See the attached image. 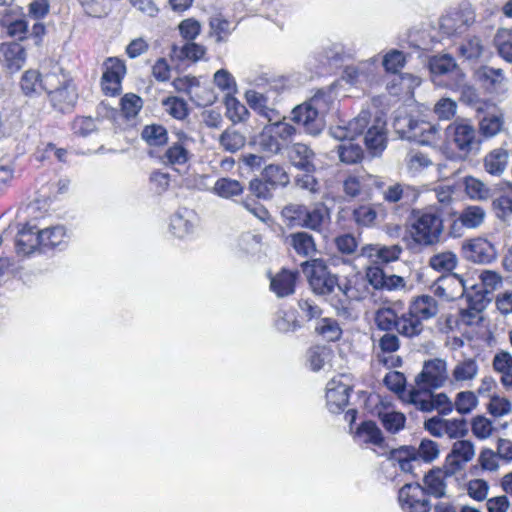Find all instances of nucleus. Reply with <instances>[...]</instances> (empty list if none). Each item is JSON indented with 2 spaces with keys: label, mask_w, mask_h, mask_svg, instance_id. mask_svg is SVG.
I'll return each instance as SVG.
<instances>
[{
  "label": "nucleus",
  "mask_w": 512,
  "mask_h": 512,
  "mask_svg": "<svg viewBox=\"0 0 512 512\" xmlns=\"http://www.w3.org/2000/svg\"><path fill=\"white\" fill-rule=\"evenodd\" d=\"M301 268L312 291L316 295L329 297V302L337 315L348 317L351 302L360 298L358 291L351 286V282L347 280L340 283L338 275L331 273L322 259L305 261L301 264Z\"/></svg>",
  "instance_id": "obj_1"
},
{
  "label": "nucleus",
  "mask_w": 512,
  "mask_h": 512,
  "mask_svg": "<svg viewBox=\"0 0 512 512\" xmlns=\"http://www.w3.org/2000/svg\"><path fill=\"white\" fill-rule=\"evenodd\" d=\"M333 104L332 92L319 89L312 97L291 110L289 120L294 123L299 132L318 136L325 127V116Z\"/></svg>",
  "instance_id": "obj_2"
},
{
  "label": "nucleus",
  "mask_w": 512,
  "mask_h": 512,
  "mask_svg": "<svg viewBox=\"0 0 512 512\" xmlns=\"http://www.w3.org/2000/svg\"><path fill=\"white\" fill-rule=\"evenodd\" d=\"M411 221V236L416 243L432 246L439 242L444 226L437 209L413 210Z\"/></svg>",
  "instance_id": "obj_3"
},
{
  "label": "nucleus",
  "mask_w": 512,
  "mask_h": 512,
  "mask_svg": "<svg viewBox=\"0 0 512 512\" xmlns=\"http://www.w3.org/2000/svg\"><path fill=\"white\" fill-rule=\"evenodd\" d=\"M281 217L289 228L300 227L320 232L328 217V210L324 205L309 209L303 204L290 203L282 208Z\"/></svg>",
  "instance_id": "obj_4"
},
{
  "label": "nucleus",
  "mask_w": 512,
  "mask_h": 512,
  "mask_svg": "<svg viewBox=\"0 0 512 512\" xmlns=\"http://www.w3.org/2000/svg\"><path fill=\"white\" fill-rule=\"evenodd\" d=\"M448 145L454 147L463 156L476 154L481 147L478 131L470 120L458 118L445 129Z\"/></svg>",
  "instance_id": "obj_5"
},
{
  "label": "nucleus",
  "mask_w": 512,
  "mask_h": 512,
  "mask_svg": "<svg viewBox=\"0 0 512 512\" xmlns=\"http://www.w3.org/2000/svg\"><path fill=\"white\" fill-rule=\"evenodd\" d=\"M438 313V302L430 295H421L411 302L409 309L404 313L403 331L406 337L412 338L422 333L423 321L435 317Z\"/></svg>",
  "instance_id": "obj_6"
},
{
  "label": "nucleus",
  "mask_w": 512,
  "mask_h": 512,
  "mask_svg": "<svg viewBox=\"0 0 512 512\" xmlns=\"http://www.w3.org/2000/svg\"><path fill=\"white\" fill-rule=\"evenodd\" d=\"M448 379L447 363L440 358L425 361L422 371L415 377V383L425 391L442 387Z\"/></svg>",
  "instance_id": "obj_7"
},
{
  "label": "nucleus",
  "mask_w": 512,
  "mask_h": 512,
  "mask_svg": "<svg viewBox=\"0 0 512 512\" xmlns=\"http://www.w3.org/2000/svg\"><path fill=\"white\" fill-rule=\"evenodd\" d=\"M398 500L404 512H430L432 505L422 485L407 483L398 492Z\"/></svg>",
  "instance_id": "obj_8"
},
{
  "label": "nucleus",
  "mask_w": 512,
  "mask_h": 512,
  "mask_svg": "<svg viewBox=\"0 0 512 512\" xmlns=\"http://www.w3.org/2000/svg\"><path fill=\"white\" fill-rule=\"evenodd\" d=\"M462 253L466 260L476 264H490L497 258V250L485 238H473L462 245Z\"/></svg>",
  "instance_id": "obj_9"
},
{
  "label": "nucleus",
  "mask_w": 512,
  "mask_h": 512,
  "mask_svg": "<svg viewBox=\"0 0 512 512\" xmlns=\"http://www.w3.org/2000/svg\"><path fill=\"white\" fill-rule=\"evenodd\" d=\"M386 122L377 117L365 132L364 143L368 153L372 157H379L387 147Z\"/></svg>",
  "instance_id": "obj_10"
},
{
  "label": "nucleus",
  "mask_w": 512,
  "mask_h": 512,
  "mask_svg": "<svg viewBox=\"0 0 512 512\" xmlns=\"http://www.w3.org/2000/svg\"><path fill=\"white\" fill-rule=\"evenodd\" d=\"M289 163L300 172H316V154L307 144L297 142L287 146Z\"/></svg>",
  "instance_id": "obj_11"
},
{
  "label": "nucleus",
  "mask_w": 512,
  "mask_h": 512,
  "mask_svg": "<svg viewBox=\"0 0 512 512\" xmlns=\"http://www.w3.org/2000/svg\"><path fill=\"white\" fill-rule=\"evenodd\" d=\"M450 278L459 282L462 287V296L472 310L483 311L486 308L490 299L487 298L489 291L483 287V284L468 285V281L458 274H452Z\"/></svg>",
  "instance_id": "obj_12"
},
{
  "label": "nucleus",
  "mask_w": 512,
  "mask_h": 512,
  "mask_svg": "<svg viewBox=\"0 0 512 512\" xmlns=\"http://www.w3.org/2000/svg\"><path fill=\"white\" fill-rule=\"evenodd\" d=\"M106 69L102 75V88L112 95L117 94L121 88V80L126 74V66L117 58H109L105 63Z\"/></svg>",
  "instance_id": "obj_13"
},
{
  "label": "nucleus",
  "mask_w": 512,
  "mask_h": 512,
  "mask_svg": "<svg viewBox=\"0 0 512 512\" xmlns=\"http://www.w3.org/2000/svg\"><path fill=\"white\" fill-rule=\"evenodd\" d=\"M47 93L53 108L62 113L71 111L78 99L76 89L70 82L56 89L49 87Z\"/></svg>",
  "instance_id": "obj_14"
},
{
  "label": "nucleus",
  "mask_w": 512,
  "mask_h": 512,
  "mask_svg": "<svg viewBox=\"0 0 512 512\" xmlns=\"http://www.w3.org/2000/svg\"><path fill=\"white\" fill-rule=\"evenodd\" d=\"M351 387L335 379L330 380L326 387L327 407L332 413L341 412L349 402Z\"/></svg>",
  "instance_id": "obj_15"
},
{
  "label": "nucleus",
  "mask_w": 512,
  "mask_h": 512,
  "mask_svg": "<svg viewBox=\"0 0 512 512\" xmlns=\"http://www.w3.org/2000/svg\"><path fill=\"white\" fill-rule=\"evenodd\" d=\"M477 113L483 115L479 120V132L482 136L491 138L502 131L504 127V114L494 103L493 108L489 107Z\"/></svg>",
  "instance_id": "obj_16"
},
{
  "label": "nucleus",
  "mask_w": 512,
  "mask_h": 512,
  "mask_svg": "<svg viewBox=\"0 0 512 512\" xmlns=\"http://www.w3.org/2000/svg\"><path fill=\"white\" fill-rule=\"evenodd\" d=\"M38 247L42 248L40 241L39 230L36 226L26 224L18 232L16 239L17 253L29 255L33 253Z\"/></svg>",
  "instance_id": "obj_17"
},
{
  "label": "nucleus",
  "mask_w": 512,
  "mask_h": 512,
  "mask_svg": "<svg viewBox=\"0 0 512 512\" xmlns=\"http://www.w3.org/2000/svg\"><path fill=\"white\" fill-rule=\"evenodd\" d=\"M298 272L282 269L275 276L270 278V289L277 297L283 298L295 292V283Z\"/></svg>",
  "instance_id": "obj_18"
},
{
  "label": "nucleus",
  "mask_w": 512,
  "mask_h": 512,
  "mask_svg": "<svg viewBox=\"0 0 512 512\" xmlns=\"http://www.w3.org/2000/svg\"><path fill=\"white\" fill-rule=\"evenodd\" d=\"M5 67L9 73L18 72L26 60V52L23 46L16 42L3 43L1 45Z\"/></svg>",
  "instance_id": "obj_19"
},
{
  "label": "nucleus",
  "mask_w": 512,
  "mask_h": 512,
  "mask_svg": "<svg viewBox=\"0 0 512 512\" xmlns=\"http://www.w3.org/2000/svg\"><path fill=\"white\" fill-rule=\"evenodd\" d=\"M54 79V75L41 77L39 72L28 70L22 75L20 85L23 93L29 96L38 93L40 90L47 91Z\"/></svg>",
  "instance_id": "obj_20"
},
{
  "label": "nucleus",
  "mask_w": 512,
  "mask_h": 512,
  "mask_svg": "<svg viewBox=\"0 0 512 512\" xmlns=\"http://www.w3.org/2000/svg\"><path fill=\"white\" fill-rule=\"evenodd\" d=\"M446 477L439 468H432L424 475L422 489L428 496L443 498L446 496Z\"/></svg>",
  "instance_id": "obj_21"
},
{
  "label": "nucleus",
  "mask_w": 512,
  "mask_h": 512,
  "mask_svg": "<svg viewBox=\"0 0 512 512\" xmlns=\"http://www.w3.org/2000/svg\"><path fill=\"white\" fill-rule=\"evenodd\" d=\"M404 313L398 317L392 308H381L377 310L375 314V323L377 327L386 332L396 330L399 334L406 337V333L403 331Z\"/></svg>",
  "instance_id": "obj_22"
},
{
  "label": "nucleus",
  "mask_w": 512,
  "mask_h": 512,
  "mask_svg": "<svg viewBox=\"0 0 512 512\" xmlns=\"http://www.w3.org/2000/svg\"><path fill=\"white\" fill-rule=\"evenodd\" d=\"M412 130L409 141H414L421 145H430L434 143L439 136L438 126L424 120H416Z\"/></svg>",
  "instance_id": "obj_23"
},
{
  "label": "nucleus",
  "mask_w": 512,
  "mask_h": 512,
  "mask_svg": "<svg viewBox=\"0 0 512 512\" xmlns=\"http://www.w3.org/2000/svg\"><path fill=\"white\" fill-rule=\"evenodd\" d=\"M470 20L462 12L456 11L442 16L440 30L447 36L463 33L469 26Z\"/></svg>",
  "instance_id": "obj_24"
},
{
  "label": "nucleus",
  "mask_w": 512,
  "mask_h": 512,
  "mask_svg": "<svg viewBox=\"0 0 512 512\" xmlns=\"http://www.w3.org/2000/svg\"><path fill=\"white\" fill-rule=\"evenodd\" d=\"M458 90L460 94V101L472 107L476 112H481L483 109L493 108V103L489 101H483L480 98L478 90L467 83L458 84Z\"/></svg>",
  "instance_id": "obj_25"
},
{
  "label": "nucleus",
  "mask_w": 512,
  "mask_h": 512,
  "mask_svg": "<svg viewBox=\"0 0 512 512\" xmlns=\"http://www.w3.org/2000/svg\"><path fill=\"white\" fill-rule=\"evenodd\" d=\"M509 153L504 148L490 151L484 158L485 170L494 176H500L508 165Z\"/></svg>",
  "instance_id": "obj_26"
},
{
  "label": "nucleus",
  "mask_w": 512,
  "mask_h": 512,
  "mask_svg": "<svg viewBox=\"0 0 512 512\" xmlns=\"http://www.w3.org/2000/svg\"><path fill=\"white\" fill-rule=\"evenodd\" d=\"M383 197L385 201L390 203L403 200L404 203L408 204L417 199L418 191L412 186L396 183L384 191Z\"/></svg>",
  "instance_id": "obj_27"
},
{
  "label": "nucleus",
  "mask_w": 512,
  "mask_h": 512,
  "mask_svg": "<svg viewBox=\"0 0 512 512\" xmlns=\"http://www.w3.org/2000/svg\"><path fill=\"white\" fill-rule=\"evenodd\" d=\"M428 67L433 75L440 76L455 71L458 76L464 78V74L458 68L455 59L449 54L433 56L429 60Z\"/></svg>",
  "instance_id": "obj_28"
},
{
  "label": "nucleus",
  "mask_w": 512,
  "mask_h": 512,
  "mask_svg": "<svg viewBox=\"0 0 512 512\" xmlns=\"http://www.w3.org/2000/svg\"><path fill=\"white\" fill-rule=\"evenodd\" d=\"M290 246L298 255L310 257L316 252V244L311 234L301 231L292 233L288 237Z\"/></svg>",
  "instance_id": "obj_29"
},
{
  "label": "nucleus",
  "mask_w": 512,
  "mask_h": 512,
  "mask_svg": "<svg viewBox=\"0 0 512 512\" xmlns=\"http://www.w3.org/2000/svg\"><path fill=\"white\" fill-rule=\"evenodd\" d=\"M254 143L262 152L270 155L279 154L285 148L276 135H274L269 125L263 128L261 133L255 138Z\"/></svg>",
  "instance_id": "obj_30"
},
{
  "label": "nucleus",
  "mask_w": 512,
  "mask_h": 512,
  "mask_svg": "<svg viewBox=\"0 0 512 512\" xmlns=\"http://www.w3.org/2000/svg\"><path fill=\"white\" fill-rule=\"evenodd\" d=\"M402 248L399 245L380 246L367 245L362 248V255L376 256L381 262L389 263L399 258Z\"/></svg>",
  "instance_id": "obj_31"
},
{
  "label": "nucleus",
  "mask_w": 512,
  "mask_h": 512,
  "mask_svg": "<svg viewBox=\"0 0 512 512\" xmlns=\"http://www.w3.org/2000/svg\"><path fill=\"white\" fill-rule=\"evenodd\" d=\"M141 138L149 146H163L168 142V132L166 128L160 124L146 125L141 131Z\"/></svg>",
  "instance_id": "obj_32"
},
{
  "label": "nucleus",
  "mask_w": 512,
  "mask_h": 512,
  "mask_svg": "<svg viewBox=\"0 0 512 512\" xmlns=\"http://www.w3.org/2000/svg\"><path fill=\"white\" fill-rule=\"evenodd\" d=\"M338 155L341 162L352 165L362 161L364 150L359 144L349 140L338 146Z\"/></svg>",
  "instance_id": "obj_33"
},
{
  "label": "nucleus",
  "mask_w": 512,
  "mask_h": 512,
  "mask_svg": "<svg viewBox=\"0 0 512 512\" xmlns=\"http://www.w3.org/2000/svg\"><path fill=\"white\" fill-rule=\"evenodd\" d=\"M191 156L192 154L187 147L173 143L161 156V161L171 166L184 165L190 160Z\"/></svg>",
  "instance_id": "obj_34"
},
{
  "label": "nucleus",
  "mask_w": 512,
  "mask_h": 512,
  "mask_svg": "<svg viewBox=\"0 0 512 512\" xmlns=\"http://www.w3.org/2000/svg\"><path fill=\"white\" fill-rule=\"evenodd\" d=\"M219 143L225 151L235 153L244 147L246 138L242 133L234 129H226L220 135Z\"/></svg>",
  "instance_id": "obj_35"
},
{
  "label": "nucleus",
  "mask_w": 512,
  "mask_h": 512,
  "mask_svg": "<svg viewBox=\"0 0 512 512\" xmlns=\"http://www.w3.org/2000/svg\"><path fill=\"white\" fill-rule=\"evenodd\" d=\"M269 127L272 129L274 135L280 140L281 144L287 149L288 142L299 133L298 128L291 121H286V117L282 120L270 123Z\"/></svg>",
  "instance_id": "obj_36"
},
{
  "label": "nucleus",
  "mask_w": 512,
  "mask_h": 512,
  "mask_svg": "<svg viewBox=\"0 0 512 512\" xmlns=\"http://www.w3.org/2000/svg\"><path fill=\"white\" fill-rule=\"evenodd\" d=\"M65 228L63 226H55L39 230L42 249L56 248L64 242Z\"/></svg>",
  "instance_id": "obj_37"
},
{
  "label": "nucleus",
  "mask_w": 512,
  "mask_h": 512,
  "mask_svg": "<svg viewBox=\"0 0 512 512\" xmlns=\"http://www.w3.org/2000/svg\"><path fill=\"white\" fill-rule=\"evenodd\" d=\"M485 211L480 206H468L460 214L458 221L466 228H477L485 219Z\"/></svg>",
  "instance_id": "obj_38"
},
{
  "label": "nucleus",
  "mask_w": 512,
  "mask_h": 512,
  "mask_svg": "<svg viewBox=\"0 0 512 512\" xmlns=\"http://www.w3.org/2000/svg\"><path fill=\"white\" fill-rule=\"evenodd\" d=\"M498 454L489 448H483L478 457V463L480 468L475 465L470 469V473L473 475H478L479 470H485L490 472H495L499 468L498 464Z\"/></svg>",
  "instance_id": "obj_39"
},
{
  "label": "nucleus",
  "mask_w": 512,
  "mask_h": 512,
  "mask_svg": "<svg viewBox=\"0 0 512 512\" xmlns=\"http://www.w3.org/2000/svg\"><path fill=\"white\" fill-rule=\"evenodd\" d=\"M243 185L234 179L220 178L216 181L213 191L222 198H231L243 192Z\"/></svg>",
  "instance_id": "obj_40"
},
{
  "label": "nucleus",
  "mask_w": 512,
  "mask_h": 512,
  "mask_svg": "<svg viewBox=\"0 0 512 512\" xmlns=\"http://www.w3.org/2000/svg\"><path fill=\"white\" fill-rule=\"evenodd\" d=\"M162 106L169 115L178 120H183L189 114L186 101L176 96H170L163 99Z\"/></svg>",
  "instance_id": "obj_41"
},
{
  "label": "nucleus",
  "mask_w": 512,
  "mask_h": 512,
  "mask_svg": "<svg viewBox=\"0 0 512 512\" xmlns=\"http://www.w3.org/2000/svg\"><path fill=\"white\" fill-rule=\"evenodd\" d=\"M462 57L467 60H477L483 54L484 46L477 36L467 38L458 48Z\"/></svg>",
  "instance_id": "obj_42"
},
{
  "label": "nucleus",
  "mask_w": 512,
  "mask_h": 512,
  "mask_svg": "<svg viewBox=\"0 0 512 512\" xmlns=\"http://www.w3.org/2000/svg\"><path fill=\"white\" fill-rule=\"evenodd\" d=\"M226 116L234 123L242 122L248 116L246 107L232 94L225 96Z\"/></svg>",
  "instance_id": "obj_43"
},
{
  "label": "nucleus",
  "mask_w": 512,
  "mask_h": 512,
  "mask_svg": "<svg viewBox=\"0 0 512 512\" xmlns=\"http://www.w3.org/2000/svg\"><path fill=\"white\" fill-rule=\"evenodd\" d=\"M262 176L269 183L273 184V187L287 186L290 182L289 175L280 165L270 164L263 170Z\"/></svg>",
  "instance_id": "obj_44"
},
{
  "label": "nucleus",
  "mask_w": 512,
  "mask_h": 512,
  "mask_svg": "<svg viewBox=\"0 0 512 512\" xmlns=\"http://www.w3.org/2000/svg\"><path fill=\"white\" fill-rule=\"evenodd\" d=\"M429 265L439 272H451L457 265V257L452 252H442L433 255L429 260Z\"/></svg>",
  "instance_id": "obj_45"
},
{
  "label": "nucleus",
  "mask_w": 512,
  "mask_h": 512,
  "mask_svg": "<svg viewBox=\"0 0 512 512\" xmlns=\"http://www.w3.org/2000/svg\"><path fill=\"white\" fill-rule=\"evenodd\" d=\"M294 185L296 188L307 191L310 194H316L320 191V183L315 177V172H298L294 176Z\"/></svg>",
  "instance_id": "obj_46"
},
{
  "label": "nucleus",
  "mask_w": 512,
  "mask_h": 512,
  "mask_svg": "<svg viewBox=\"0 0 512 512\" xmlns=\"http://www.w3.org/2000/svg\"><path fill=\"white\" fill-rule=\"evenodd\" d=\"M172 51L180 60L188 59L197 61L204 56L206 50L203 46L197 43L189 42L180 48L174 45Z\"/></svg>",
  "instance_id": "obj_47"
},
{
  "label": "nucleus",
  "mask_w": 512,
  "mask_h": 512,
  "mask_svg": "<svg viewBox=\"0 0 512 512\" xmlns=\"http://www.w3.org/2000/svg\"><path fill=\"white\" fill-rule=\"evenodd\" d=\"M478 369L475 360L466 359L455 366L452 375L456 381L472 380L476 377Z\"/></svg>",
  "instance_id": "obj_48"
},
{
  "label": "nucleus",
  "mask_w": 512,
  "mask_h": 512,
  "mask_svg": "<svg viewBox=\"0 0 512 512\" xmlns=\"http://www.w3.org/2000/svg\"><path fill=\"white\" fill-rule=\"evenodd\" d=\"M478 399L472 391H462L456 395L455 402L453 403L454 409L462 415L469 414L476 408Z\"/></svg>",
  "instance_id": "obj_49"
},
{
  "label": "nucleus",
  "mask_w": 512,
  "mask_h": 512,
  "mask_svg": "<svg viewBox=\"0 0 512 512\" xmlns=\"http://www.w3.org/2000/svg\"><path fill=\"white\" fill-rule=\"evenodd\" d=\"M318 334L322 335L327 341H336L341 337L342 330L335 320L323 318L315 327Z\"/></svg>",
  "instance_id": "obj_50"
},
{
  "label": "nucleus",
  "mask_w": 512,
  "mask_h": 512,
  "mask_svg": "<svg viewBox=\"0 0 512 512\" xmlns=\"http://www.w3.org/2000/svg\"><path fill=\"white\" fill-rule=\"evenodd\" d=\"M415 457L426 463L433 462L440 453L438 444L431 439H423L418 448H415Z\"/></svg>",
  "instance_id": "obj_51"
},
{
  "label": "nucleus",
  "mask_w": 512,
  "mask_h": 512,
  "mask_svg": "<svg viewBox=\"0 0 512 512\" xmlns=\"http://www.w3.org/2000/svg\"><path fill=\"white\" fill-rule=\"evenodd\" d=\"M471 430L476 438L484 440L492 435L494 427L490 419L483 415H477L471 421Z\"/></svg>",
  "instance_id": "obj_52"
},
{
  "label": "nucleus",
  "mask_w": 512,
  "mask_h": 512,
  "mask_svg": "<svg viewBox=\"0 0 512 512\" xmlns=\"http://www.w3.org/2000/svg\"><path fill=\"white\" fill-rule=\"evenodd\" d=\"M415 453V447L411 446H403L393 452V456L398 461L399 467L403 472H412V461L418 460L415 457Z\"/></svg>",
  "instance_id": "obj_53"
},
{
  "label": "nucleus",
  "mask_w": 512,
  "mask_h": 512,
  "mask_svg": "<svg viewBox=\"0 0 512 512\" xmlns=\"http://www.w3.org/2000/svg\"><path fill=\"white\" fill-rule=\"evenodd\" d=\"M353 220L357 225L363 227L373 226L377 219L376 210L368 205H361L353 210Z\"/></svg>",
  "instance_id": "obj_54"
},
{
  "label": "nucleus",
  "mask_w": 512,
  "mask_h": 512,
  "mask_svg": "<svg viewBox=\"0 0 512 512\" xmlns=\"http://www.w3.org/2000/svg\"><path fill=\"white\" fill-rule=\"evenodd\" d=\"M450 454L465 464L474 458L475 446L470 440H458L453 444Z\"/></svg>",
  "instance_id": "obj_55"
},
{
  "label": "nucleus",
  "mask_w": 512,
  "mask_h": 512,
  "mask_svg": "<svg viewBox=\"0 0 512 512\" xmlns=\"http://www.w3.org/2000/svg\"><path fill=\"white\" fill-rule=\"evenodd\" d=\"M143 106L142 99L133 93L125 94L121 99V109L126 118L137 116Z\"/></svg>",
  "instance_id": "obj_56"
},
{
  "label": "nucleus",
  "mask_w": 512,
  "mask_h": 512,
  "mask_svg": "<svg viewBox=\"0 0 512 512\" xmlns=\"http://www.w3.org/2000/svg\"><path fill=\"white\" fill-rule=\"evenodd\" d=\"M170 230L174 236L183 238L193 231V224L181 213L172 216Z\"/></svg>",
  "instance_id": "obj_57"
},
{
  "label": "nucleus",
  "mask_w": 512,
  "mask_h": 512,
  "mask_svg": "<svg viewBox=\"0 0 512 512\" xmlns=\"http://www.w3.org/2000/svg\"><path fill=\"white\" fill-rule=\"evenodd\" d=\"M416 120L417 119H414L408 114L397 115L393 121L395 132L400 136V138L409 140V136L412 134V128H414Z\"/></svg>",
  "instance_id": "obj_58"
},
{
  "label": "nucleus",
  "mask_w": 512,
  "mask_h": 512,
  "mask_svg": "<svg viewBox=\"0 0 512 512\" xmlns=\"http://www.w3.org/2000/svg\"><path fill=\"white\" fill-rule=\"evenodd\" d=\"M379 416L383 427L391 433H396L404 427L406 418L400 412H387Z\"/></svg>",
  "instance_id": "obj_59"
},
{
  "label": "nucleus",
  "mask_w": 512,
  "mask_h": 512,
  "mask_svg": "<svg viewBox=\"0 0 512 512\" xmlns=\"http://www.w3.org/2000/svg\"><path fill=\"white\" fill-rule=\"evenodd\" d=\"M468 424L464 418L446 419V435L451 439H460L468 434Z\"/></svg>",
  "instance_id": "obj_60"
},
{
  "label": "nucleus",
  "mask_w": 512,
  "mask_h": 512,
  "mask_svg": "<svg viewBox=\"0 0 512 512\" xmlns=\"http://www.w3.org/2000/svg\"><path fill=\"white\" fill-rule=\"evenodd\" d=\"M371 114L369 111H361L357 117H355L348 124V130L352 137L354 138L357 135H361L365 133L368 128L371 126L372 122L370 120Z\"/></svg>",
  "instance_id": "obj_61"
},
{
  "label": "nucleus",
  "mask_w": 512,
  "mask_h": 512,
  "mask_svg": "<svg viewBox=\"0 0 512 512\" xmlns=\"http://www.w3.org/2000/svg\"><path fill=\"white\" fill-rule=\"evenodd\" d=\"M511 402L504 397L493 395L487 405L488 412L494 417H502L511 412Z\"/></svg>",
  "instance_id": "obj_62"
},
{
  "label": "nucleus",
  "mask_w": 512,
  "mask_h": 512,
  "mask_svg": "<svg viewBox=\"0 0 512 512\" xmlns=\"http://www.w3.org/2000/svg\"><path fill=\"white\" fill-rule=\"evenodd\" d=\"M249 190L258 198L269 199L273 195V184L269 183L263 177L261 179H252L249 183Z\"/></svg>",
  "instance_id": "obj_63"
},
{
  "label": "nucleus",
  "mask_w": 512,
  "mask_h": 512,
  "mask_svg": "<svg viewBox=\"0 0 512 512\" xmlns=\"http://www.w3.org/2000/svg\"><path fill=\"white\" fill-rule=\"evenodd\" d=\"M489 491V484L484 479H473L467 483L468 495L477 501L486 499Z\"/></svg>",
  "instance_id": "obj_64"
}]
</instances>
